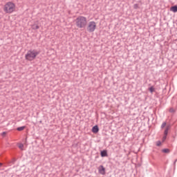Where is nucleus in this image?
<instances>
[{"instance_id": "nucleus-1", "label": "nucleus", "mask_w": 177, "mask_h": 177, "mask_svg": "<svg viewBox=\"0 0 177 177\" xmlns=\"http://www.w3.org/2000/svg\"><path fill=\"white\" fill-rule=\"evenodd\" d=\"M77 28H85L88 24V19L84 16H79L75 20Z\"/></svg>"}, {"instance_id": "nucleus-2", "label": "nucleus", "mask_w": 177, "mask_h": 177, "mask_svg": "<svg viewBox=\"0 0 177 177\" xmlns=\"http://www.w3.org/2000/svg\"><path fill=\"white\" fill-rule=\"evenodd\" d=\"M38 55H39V51L35 49H31L28 50L25 55V59L28 62H32V60H35V59H37V56H38Z\"/></svg>"}, {"instance_id": "nucleus-3", "label": "nucleus", "mask_w": 177, "mask_h": 177, "mask_svg": "<svg viewBox=\"0 0 177 177\" xmlns=\"http://www.w3.org/2000/svg\"><path fill=\"white\" fill-rule=\"evenodd\" d=\"M3 11L5 13L11 15L13 12H16V4L12 1L7 2L3 7Z\"/></svg>"}, {"instance_id": "nucleus-4", "label": "nucleus", "mask_w": 177, "mask_h": 177, "mask_svg": "<svg viewBox=\"0 0 177 177\" xmlns=\"http://www.w3.org/2000/svg\"><path fill=\"white\" fill-rule=\"evenodd\" d=\"M88 32H93L96 30V22L92 21H90L87 26L86 28Z\"/></svg>"}, {"instance_id": "nucleus-5", "label": "nucleus", "mask_w": 177, "mask_h": 177, "mask_svg": "<svg viewBox=\"0 0 177 177\" xmlns=\"http://www.w3.org/2000/svg\"><path fill=\"white\" fill-rule=\"evenodd\" d=\"M171 129V126H167L165 132H164V136L162 138V142H165V140L167 139V136L168 135V131Z\"/></svg>"}, {"instance_id": "nucleus-6", "label": "nucleus", "mask_w": 177, "mask_h": 177, "mask_svg": "<svg viewBox=\"0 0 177 177\" xmlns=\"http://www.w3.org/2000/svg\"><path fill=\"white\" fill-rule=\"evenodd\" d=\"M98 172L99 174H101V175H106V169L104 167H103V165H100L98 167Z\"/></svg>"}, {"instance_id": "nucleus-7", "label": "nucleus", "mask_w": 177, "mask_h": 177, "mask_svg": "<svg viewBox=\"0 0 177 177\" xmlns=\"http://www.w3.org/2000/svg\"><path fill=\"white\" fill-rule=\"evenodd\" d=\"M92 132L93 133H97L99 132V127L96 125L92 128Z\"/></svg>"}, {"instance_id": "nucleus-8", "label": "nucleus", "mask_w": 177, "mask_h": 177, "mask_svg": "<svg viewBox=\"0 0 177 177\" xmlns=\"http://www.w3.org/2000/svg\"><path fill=\"white\" fill-rule=\"evenodd\" d=\"M171 12H173L174 13H176L177 12V6H174L170 8Z\"/></svg>"}, {"instance_id": "nucleus-9", "label": "nucleus", "mask_w": 177, "mask_h": 177, "mask_svg": "<svg viewBox=\"0 0 177 177\" xmlns=\"http://www.w3.org/2000/svg\"><path fill=\"white\" fill-rule=\"evenodd\" d=\"M101 157H107V151L106 150L102 151Z\"/></svg>"}, {"instance_id": "nucleus-10", "label": "nucleus", "mask_w": 177, "mask_h": 177, "mask_svg": "<svg viewBox=\"0 0 177 177\" xmlns=\"http://www.w3.org/2000/svg\"><path fill=\"white\" fill-rule=\"evenodd\" d=\"M32 30H38V28H39V26L37 24H33L32 26Z\"/></svg>"}, {"instance_id": "nucleus-11", "label": "nucleus", "mask_w": 177, "mask_h": 177, "mask_svg": "<svg viewBox=\"0 0 177 177\" xmlns=\"http://www.w3.org/2000/svg\"><path fill=\"white\" fill-rule=\"evenodd\" d=\"M156 88L153 86L149 88V91L151 92V93H153V92H154Z\"/></svg>"}, {"instance_id": "nucleus-12", "label": "nucleus", "mask_w": 177, "mask_h": 177, "mask_svg": "<svg viewBox=\"0 0 177 177\" xmlns=\"http://www.w3.org/2000/svg\"><path fill=\"white\" fill-rule=\"evenodd\" d=\"M24 129H26V127H24V126H23V127H18L17 129V130H18V131H24Z\"/></svg>"}, {"instance_id": "nucleus-13", "label": "nucleus", "mask_w": 177, "mask_h": 177, "mask_svg": "<svg viewBox=\"0 0 177 177\" xmlns=\"http://www.w3.org/2000/svg\"><path fill=\"white\" fill-rule=\"evenodd\" d=\"M24 145L23 144L19 145V148L20 149V150H24Z\"/></svg>"}, {"instance_id": "nucleus-14", "label": "nucleus", "mask_w": 177, "mask_h": 177, "mask_svg": "<svg viewBox=\"0 0 177 177\" xmlns=\"http://www.w3.org/2000/svg\"><path fill=\"white\" fill-rule=\"evenodd\" d=\"M133 8H134V9H139V4H138V3L134 4Z\"/></svg>"}, {"instance_id": "nucleus-15", "label": "nucleus", "mask_w": 177, "mask_h": 177, "mask_svg": "<svg viewBox=\"0 0 177 177\" xmlns=\"http://www.w3.org/2000/svg\"><path fill=\"white\" fill-rule=\"evenodd\" d=\"M163 153H169V150L168 149H162Z\"/></svg>"}, {"instance_id": "nucleus-16", "label": "nucleus", "mask_w": 177, "mask_h": 177, "mask_svg": "<svg viewBox=\"0 0 177 177\" xmlns=\"http://www.w3.org/2000/svg\"><path fill=\"white\" fill-rule=\"evenodd\" d=\"M167 125V122H163L162 124V125H161V128L162 129V128H165V126Z\"/></svg>"}, {"instance_id": "nucleus-17", "label": "nucleus", "mask_w": 177, "mask_h": 177, "mask_svg": "<svg viewBox=\"0 0 177 177\" xmlns=\"http://www.w3.org/2000/svg\"><path fill=\"white\" fill-rule=\"evenodd\" d=\"M156 146H161V141H158L156 142Z\"/></svg>"}, {"instance_id": "nucleus-18", "label": "nucleus", "mask_w": 177, "mask_h": 177, "mask_svg": "<svg viewBox=\"0 0 177 177\" xmlns=\"http://www.w3.org/2000/svg\"><path fill=\"white\" fill-rule=\"evenodd\" d=\"M176 161H177V160H175L174 164H176Z\"/></svg>"}, {"instance_id": "nucleus-19", "label": "nucleus", "mask_w": 177, "mask_h": 177, "mask_svg": "<svg viewBox=\"0 0 177 177\" xmlns=\"http://www.w3.org/2000/svg\"><path fill=\"white\" fill-rule=\"evenodd\" d=\"M2 167V163H0V167Z\"/></svg>"}]
</instances>
